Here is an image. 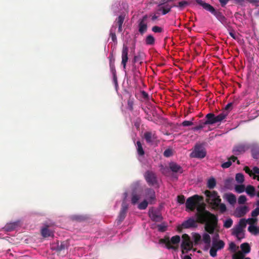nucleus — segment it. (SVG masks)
Wrapping results in <instances>:
<instances>
[{
	"label": "nucleus",
	"mask_w": 259,
	"mask_h": 259,
	"mask_svg": "<svg viewBox=\"0 0 259 259\" xmlns=\"http://www.w3.org/2000/svg\"><path fill=\"white\" fill-rule=\"evenodd\" d=\"M245 192L250 197H253L255 195V188L251 185L247 186Z\"/></svg>",
	"instance_id": "nucleus-23"
},
{
	"label": "nucleus",
	"mask_w": 259,
	"mask_h": 259,
	"mask_svg": "<svg viewBox=\"0 0 259 259\" xmlns=\"http://www.w3.org/2000/svg\"><path fill=\"white\" fill-rule=\"evenodd\" d=\"M245 187L244 185H238L235 187V190L236 192L241 193L245 191Z\"/></svg>",
	"instance_id": "nucleus-39"
},
{
	"label": "nucleus",
	"mask_w": 259,
	"mask_h": 259,
	"mask_svg": "<svg viewBox=\"0 0 259 259\" xmlns=\"http://www.w3.org/2000/svg\"><path fill=\"white\" fill-rule=\"evenodd\" d=\"M16 227V224L15 223H11L6 225L5 228L7 231H11L15 229Z\"/></svg>",
	"instance_id": "nucleus-45"
},
{
	"label": "nucleus",
	"mask_w": 259,
	"mask_h": 259,
	"mask_svg": "<svg viewBox=\"0 0 259 259\" xmlns=\"http://www.w3.org/2000/svg\"><path fill=\"white\" fill-rule=\"evenodd\" d=\"M144 137L148 143L152 144L157 139L155 132H146L144 134Z\"/></svg>",
	"instance_id": "nucleus-13"
},
{
	"label": "nucleus",
	"mask_w": 259,
	"mask_h": 259,
	"mask_svg": "<svg viewBox=\"0 0 259 259\" xmlns=\"http://www.w3.org/2000/svg\"><path fill=\"white\" fill-rule=\"evenodd\" d=\"M225 243L222 240H219V241L213 243L212 247H214L217 250H220L224 247Z\"/></svg>",
	"instance_id": "nucleus-31"
},
{
	"label": "nucleus",
	"mask_w": 259,
	"mask_h": 259,
	"mask_svg": "<svg viewBox=\"0 0 259 259\" xmlns=\"http://www.w3.org/2000/svg\"><path fill=\"white\" fill-rule=\"evenodd\" d=\"M203 242L207 244H209L211 241V238L209 234L207 233H204L202 236Z\"/></svg>",
	"instance_id": "nucleus-41"
},
{
	"label": "nucleus",
	"mask_w": 259,
	"mask_h": 259,
	"mask_svg": "<svg viewBox=\"0 0 259 259\" xmlns=\"http://www.w3.org/2000/svg\"><path fill=\"white\" fill-rule=\"evenodd\" d=\"M73 220L76 221L78 222H81L85 219V218L82 215H74L72 217Z\"/></svg>",
	"instance_id": "nucleus-47"
},
{
	"label": "nucleus",
	"mask_w": 259,
	"mask_h": 259,
	"mask_svg": "<svg viewBox=\"0 0 259 259\" xmlns=\"http://www.w3.org/2000/svg\"><path fill=\"white\" fill-rule=\"evenodd\" d=\"M197 220L196 221L193 218H190L184 221L182 224V227L184 229L197 227Z\"/></svg>",
	"instance_id": "nucleus-12"
},
{
	"label": "nucleus",
	"mask_w": 259,
	"mask_h": 259,
	"mask_svg": "<svg viewBox=\"0 0 259 259\" xmlns=\"http://www.w3.org/2000/svg\"><path fill=\"white\" fill-rule=\"evenodd\" d=\"M193 237L194 241L196 243H198L201 240V236L198 233H194Z\"/></svg>",
	"instance_id": "nucleus-57"
},
{
	"label": "nucleus",
	"mask_w": 259,
	"mask_h": 259,
	"mask_svg": "<svg viewBox=\"0 0 259 259\" xmlns=\"http://www.w3.org/2000/svg\"><path fill=\"white\" fill-rule=\"evenodd\" d=\"M233 224V221L231 219H228L225 221L224 224V227L226 228H230Z\"/></svg>",
	"instance_id": "nucleus-46"
},
{
	"label": "nucleus",
	"mask_w": 259,
	"mask_h": 259,
	"mask_svg": "<svg viewBox=\"0 0 259 259\" xmlns=\"http://www.w3.org/2000/svg\"><path fill=\"white\" fill-rule=\"evenodd\" d=\"M158 11H162V14L164 15L171 11L172 6H169L168 4H165L164 5L158 7Z\"/></svg>",
	"instance_id": "nucleus-20"
},
{
	"label": "nucleus",
	"mask_w": 259,
	"mask_h": 259,
	"mask_svg": "<svg viewBox=\"0 0 259 259\" xmlns=\"http://www.w3.org/2000/svg\"><path fill=\"white\" fill-rule=\"evenodd\" d=\"M242 251L244 253H248L250 251V247L248 243H243L240 246Z\"/></svg>",
	"instance_id": "nucleus-29"
},
{
	"label": "nucleus",
	"mask_w": 259,
	"mask_h": 259,
	"mask_svg": "<svg viewBox=\"0 0 259 259\" xmlns=\"http://www.w3.org/2000/svg\"><path fill=\"white\" fill-rule=\"evenodd\" d=\"M41 234L44 237L46 238L51 236L52 232L48 229V227H46L41 229Z\"/></svg>",
	"instance_id": "nucleus-27"
},
{
	"label": "nucleus",
	"mask_w": 259,
	"mask_h": 259,
	"mask_svg": "<svg viewBox=\"0 0 259 259\" xmlns=\"http://www.w3.org/2000/svg\"><path fill=\"white\" fill-rule=\"evenodd\" d=\"M177 201L180 204H184L185 201V197L184 195H181L177 196Z\"/></svg>",
	"instance_id": "nucleus-51"
},
{
	"label": "nucleus",
	"mask_w": 259,
	"mask_h": 259,
	"mask_svg": "<svg viewBox=\"0 0 259 259\" xmlns=\"http://www.w3.org/2000/svg\"><path fill=\"white\" fill-rule=\"evenodd\" d=\"M232 235L235 236L238 240H241V239L243 238V236L240 237V234H244L243 230L242 229V228L236 226L232 229Z\"/></svg>",
	"instance_id": "nucleus-17"
},
{
	"label": "nucleus",
	"mask_w": 259,
	"mask_h": 259,
	"mask_svg": "<svg viewBox=\"0 0 259 259\" xmlns=\"http://www.w3.org/2000/svg\"><path fill=\"white\" fill-rule=\"evenodd\" d=\"M247 199L245 195H240L238 199V203L239 204H243L245 203Z\"/></svg>",
	"instance_id": "nucleus-49"
},
{
	"label": "nucleus",
	"mask_w": 259,
	"mask_h": 259,
	"mask_svg": "<svg viewBox=\"0 0 259 259\" xmlns=\"http://www.w3.org/2000/svg\"><path fill=\"white\" fill-rule=\"evenodd\" d=\"M248 231L255 235L259 234V227L250 225L248 228Z\"/></svg>",
	"instance_id": "nucleus-28"
},
{
	"label": "nucleus",
	"mask_w": 259,
	"mask_h": 259,
	"mask_svg": "<svg viewBox=\"0 0 259 259\" xmlns=\"http://www.w3.org/2000/svg\"><path fill=\"white\" fill-rule=\"evenodd\" d=\"M206 154V151L203 146L201 144H196L193 151L190 154V156L201 159L205 157Z\"/></svg>",
	"instance_id": "nucleus-5"
},
{
	"label": "nucleus",
	"mask_w": 259,
	"mask_h": 259,
	"mask_svg": "<svg viewBox=\"0 0 259 259\" xmlns=\"http://www.w3.org/2000/svg\"><path fill=\"white\" fill-rule=\"evenodd\" d=\"M143 60V53L141 52H139L138 54L134 56L133 63L134 64H135L136 62H139L140 64H141L142 63Z\"/></svg>",
	"instance_id": "nucleus-24"
},
{
	"label": "nucleus",
	"mask_w": 259,
	"mask_h": 259,
	"mask_svg": "<svg viewBox=\"0 0 259 259\" xmlns=\"http://www.w3.org/2000/svg\"><path fill=\"white\" fill-rule=\"evenodd\" d=\"M66 247V246L64 243H61L60 245H58L57 250V251H61V250L64 249Z\"/></svg>",
	"instance_id": "nucleus-64"
},
{
	"label": "nucleus",
	"mask_w": 259,
	"mask_h": 259,
	"mask_svg": "<svg viewBox=\"0 0 259 259\" xmlns=\"http://www.w3.org/2000/svg\"><path fill=\"white\" fill-rule=\"evenodd\" d=\"M206 119L204 120L205 123L206 124H213L217 123L215 115L212 113H209L206 115Z\"/></svg>",
	"instance_id": "nucleus-16"
},
{
	"label": "nucleus",
	"mask_w": 259,
	"mask_h": 259,
	"mask_svg": "<svg viewBox=\"0 0 259 259\" xmlns=\"http://www.w3.org/2000/svg\"><path fill=\"white\" fill-rule=\"evenodd\" d=\"M259 215V207H256L251 212V216L253 218L256 217Z\"/></svg>",
	"instance_id": "nucleus-60"
},
{
	"label": "nucleus",
	"mask_w": 259,
	"mask_h": 259,
	"mask_svg": "<svg viewBox=\"0 0 259 259\" xmlns=\"http://www.w3.org/2000/svg\"><path fill=\"white\" fill-rule=\"evenodd\" d=\"M249 149L248 145L245 144H239L233 147L232 152L234 155H238L244 153Z\"/></svg>",
	"instance_id": "nucleus-8"
},
{
	"label": "nucleus",
	"mask_w": 259,
	"mask_h": 259,
	"mask_svg": "<svg viewBox=\"0 0 259 259\" xmlns=\"http://www.w3.org/2000/svg\"><path fill=\"white\" fill-rule=\"evenodd\" d=\"M248 207L247 206H243L236 209V212L239 217L244 216L248 211Z\"/></svg>",
	"instance_id": "nucleus-21"
},
{
	"label": "nucleus",
	"mask_w": 259,
	"mask_h": 259,
	"mask_svg": "<svg viewBox=\"0 0 259 259\" xmlns=\"http://www.w3.org/2000/svg\"><path fill=\"white\" fill-rule=\"evenodd\" d=\"M125 18V16L123 15H119L116 19L115 21V23L116 25L118 26H122L124 20Z\"/></svg>",
	"instance_id": "nucleus-33"
},
{
	"label": "nucleus",
	"mask_w": 259,
	"mask_h": 259,
	"mask_svg": "<svg viewBox=\"0 0 259 259\" xmlns=\"http://www.w3.org/2000/svg\"><path fill=\"white\" fill-rule=\"evenodd\" d=\"M155 39L151 35H148L145 38V43L147 45H153L155 43Z\"/></svg>",
	"instance_id": "nucleus-30"
},
{
	"label": "nucleus",
	"mask_w": 259,
	"mask_h": 259,
	"mask_svg": "<svg viewBox=\"0 0 259 259\" xmlns=\"http://www.w3.org/2000/svg\"><path fill=\"white\" fill-rule=\"evenodd\" d=\"M214 206L215 207H217V208H219V209L220 210V211L222 213H223L225 211H226V209H227L226 205L225 204H224V203H221V202H220V204H218V205Z\"/></svg>",
	"instance_id": "nucleus-48"
},
{
	"label": "nucleus",
	"mask_w": 259,
	"mask_h": 259,
	"mask_svg": "<svg viewBox=\"0 0 259 259\" xmlns=\"http://www.w3.org/2000/svg\"><path fill=\"white\" fill-rule=\"evenodd\" d=\"M247 221L244 219H242L240 220L238 224L236 225L238 227H239L240 228L243 230L246 226Z\"/></svg>",
	"instance_id": "nucleus-43"
},
{
	"label": "nucleus",
	"mask_w": 259,
	"mask_h": 259,
	"mask_svg": "<svg viewBox=\"0 0 259 259\" xmlns=\"http://www.w3.org/2000/svg\"><path fill=\"white\" fill-rule=\"evenodd\" d=\"M194 120V118H192V121L185 120L182 123V125L183 126H188L193 124L192 121Z\"/></svg>",
	"instance_id": "nucleus-53"
},
{
	"label": "nucleus",
	"mask_w": 259,
	"mask_h": 259,
	"mask_svg": "<svg viewBox=\"0 0 259 259\" xmlns=\"http://www.w3.org/2000/svg\"><path fill=\"white\" fill-rule=\"evenodd\" d=\"M234 180L233 178H229L225 180V187L228 189H231L232 188V185Z\"/></svg>",
	"instance_id": "nucleus-36"
},
{
	"label": "nucleus",
	"mask_w": 259,
	"mask_h": 259,
	"mask_svg": "<svg viewBox=\"0 0 259 259\" xmlns=\"http://www.w3.org/2000/svg\"><path fill=\"white\" fill-rule=\"evenodd\" d=\"M229 249L235 251L236 249V245L234 242H231L229 244Z\"/></svg>",
	"instance_id": "nucleus-63"
},
{
	"label": "nucleus",
	"mask_w": 259,
	"mask_h": 259,
	"mask_svg": "<svg viewBox=\"0 0 259 259\" xmlns=\"http://www.w3.org/2000/svg\"><path fill=\"white\" fill-rule=\"evenodd\" d=\"M203 197L198 195H194L189 197L186 201L187 209L194 211L197 206L195 215L197 221L201 224H205L204 229L209 234H212L218 226V219L216 215L205 209V205L200 204Z\"/></svg>",
	"instance_id": "nucleus-1"
},
{
	"label": "nucleus",
	"mask_w": 259,
	"mask_h": 259,
	"mask_svg": "<svg viewBox=\"0 0 259 259\" xmlns=\"http://www.w3.org/2000/svg\"><path fill=\"white\" fill-rule=\"evenodd\" d=\"M127 208L128 207L127 205L125 203H123L122 204L121 208L118 215V223H120L124 219L126 216Z\"/></svg>",
	"instance_id": "nucleus-14"
},
{
	"label": "nucleus",
	"mask_w": 259,
	"mask_h": 259,
	"mask_svg": "<svg viewBox=\"0 0 259 259\" xmlns=\"http://www.w3.org/2000/svg\"><path fill=\"white\" fill-rule=\"evenodd\" d=\"M158 231L161 232H165L166 230V227L167 226L163 225V224H160L158 225L157 226Z\"/></svg>",
	"instance_id": "nucleus-58"
},
{
	"label": "nucleus",
	"mask_w": 259,
	"mask_h": 259,
	"mask_svg": "<svg viewBox=\"0 0 259 259\" xmlns=\"http://www.w3.org/2000/svg\"><path fill=\"white\" fill-rule=\"evenodd\" d=\"M247 223H248L250 225H253L254 223H255L257 221V219L255 218H249L247 220Z\"/></svg>",
	"instance_id": "nucleus-62"
},
{
	"label": "nucleus",
	"mask_w": 259,
	"mask_h": 259,
	"mask_svg": "<svg viewBox=\"0 0 259 259\" xmlns=\"http://www.w3.org/2000/svg\"><path fill=\"white\" fill-rule=\"evenodd\" d=\"M227 112H223L217 116H215L217 123L221 122L228 116Z\"/></svg>",
	"instance_id": "nucleus-26"
},
{
	"label": "nucleus",
	"mask_w": 259,
	"mask_h": 259,
	"mask_svg": "<svg viewBox=\"0 0 259 259\" xmlns=\"http://www.w3.org/2000/svg\"><path fill=\"white\" fill-rule=\"evenodd\" d=\"M244 255L240 252L235 253L233 256V259H244Z\"/></svg>",
	"instance_id": "nucleus-50"
},
{
	"label": "nucleus",
	"mask_w": 259,
	"mask_h": 259,
	"mask_svg": "<svg viewBox=\"0 0 259 259\" xmlns=\"http://www.w3.org/2000/svg\"><path fill=\"white\" fill-rule=\"evenodd\" d=\"M189 5V2L186 1H182L178 3V8H179L180 10H183L185 7L188 6Z\"/></svg>",
	"instance_id": "nucleus-38"
},
{
	"label": "nucleus",
	"mask_w": 259,
	"mask_h": 259,
	"mask_svg": "<svg viewBox=\"0 0 259 259\" xmlns=\"http://www.w3.org/2000/svg\"><path fill=\"white\" fill-rule=\"evenodd\" d=\"M236 181L239 183H242L244 181V177L242 174L238 173L236 175Z\"/></svg>",
	"instance_id": "nucleus-40"
},
{
	"label": "nucleus",
	"mask_w": 259,
	"mask_h": 259,
	"mask_svg": "<svg viewBox=\"0 0 259 259\" xmlns=\"http://www.w3.org/2000/svg\"><path fill=\"white\" fill-rule=\"evenodd\" d=\"M217 250H218L217 249H215L214 247L212 246L209 251L210 255L212 257L216 256L217 254Z\"/></svg>",
	"instance_id": "nucleus-56"
},
{
	"label": "nucleus",
	"mask_w": 259,
	"mask_h": 259,
	"mask_svg": "<svg viewBox=\"0 0 259 259\" xmlns=\"http://www.w3.org/2000/svg\"><path fill=\"white\" fill-rule=\"evenodd\" d=\"M232 164V162L230 160L222 163V167L224 168L229 167Z\"/></svg>",
	"instance_id": "nucleus-61"
},
{
	"label": "nucleus",
	"mask_w": 259,
	"mask_h": 259,
	"mask_svg": "<svg viewBox=\"0 0 259 259\" xmlns=\"http://www.w3.org/2000/svg\"><path fill=\"white\" fill-rule=\"evenodd\" d=\"M148 203H149V201L145 199L139 204L138 207L140 210H144L147 207Z\"/></svg>",
	"instance_id": "nucleus-37"
},
{
	"label": "nucleus",
	"mask_w": 259,
	"mask_h": 259,
	"mask_svg": "<svg viewBox=\"0 0 259 259\" xmlns=\"http://www.w3.org/2000/svg\"><path fill=\"white\" fill-rule=\"evenodd\" d=\"M148 18L147 15H145L139 20L138 27L139 32L141 34H143L147 31V24L146 23L147 19Z\"/></svg>",
	"instance_id": "nucleus-9"
},
{
	"label": "nucleus",
	"mask_w": 259,
	"mask_h": 259,
	"mask_svg": "<svg viewBox=\"0 0 259 259\" xmlns=\"http://www.w3.org/2000/svg\"><path fill=\"white\" fill-rule=\"evenodd\" d=\"M216 185V181L214 178H210L207 182V187L210 189H213Z\"/></svg>",
	"instance_id": "nucleus-32"
},
{
	"label": "nucleus",
	"mask_w": 259,
	"mask_h": 259,
	"mask_svg": "<svg viewBox=\"0 0 259 259\" xmlns=\"http://www.w3.org/2000/svg\"><path fill=\"white\" fill-rule=\"evenodd\" d=\"M115 59L113 58L112 56L109 57V66L110 71L113 75L116 74V71L115 69V67L114 65Z\"/></svg>",
	"instance_id": "nucleus-22"
},
{
	"label": "nucleus",
	"mask_w": 259,
	"mask_h": 259,
	"mask_svg": "<svg viewBox=\"0 0 259 259\" xmlns=\"http://www.w3.org/2000/svg\"><path fill=\"white\" fill-rule=\"evenodd\" d=\"M159 241L160 243H164L167 249L176 250L177 249V247H176L175 245H177L180 242V237L178 235H176L172 237L170 240L169 239L168 237H167L161 239Z\"/></svg>",
	"instance_id": "nucleus-4"
},
{
	"label": "nucleus",
	"mask_w": 259,
	"mask_h": 259,
	"mask_svg": "<svg viewBox=\"0 0 259 259\" xmlns=\"http://www.w3.org/2000/svg\"><path fill=\"white\" fill-rule=\"evenodd\" d=\"M252 156L254 159L259 158V148H253L251 150Z\"/></svg>",
	"instance_id": "nucleus-42"
},
{
	"label": "nucleus",
	"mask_w": 259,
	"mask_h": 259,
	"mask_svg": "<svg viewBox=\"0 0 259 259\" xmlns=\"http://www.w3.org/2000/svg\"><path fill=\"white\" fill-rule=\"evenodd\" d=\"M182 238L183 241L181 244L182 251L183 253H185L191 249L192 244L190 241L189 236L187 234H183Z\"/></svg>",
	"instance_id": "nucleus-6"
},
{
	"label": "nucleus",
	"mask_w": 259,
	"mask_h": 259,
	"mask_svg": "<svg viewBox=\"0 0 259 259\" xmlns=\"http://www.w3.org/2000/svg\"><path fill=\"white\" fill-rule=\"evenodd\" d=\"M197 4L202 6L205 10L209 12L221 22L225 21L226 18L222 13L218 11H217L211 5L208 3H206L202 0H196Z\"/></svg>",
	"instance_id": "nucleus-2"
},
{
	"label": "nucleus",
	"mask_w": 259,
	"mask_h": 259,
	"mask_svg": "<svg viewBox=\"0 0 259 259\" xmlns=\"http://www.w3.org/2000/svg\"><path fill=\"white\" fill-rule=\"evenodd\" d=\"M145 197L150 204L154 203L156 199L155 192L151 188H147L145 190Z\"/></svg>",
	"instance_id": "nucleus-11"
},
{
	"label": "nucleus",
	"mask_w": 259,
	"mask_h": 259,
	"mask_svg": "<svg viewBox=\"0 0 259 259\" xmlns=\"http://www.w3.org/2000/svg\"><path fill=\"white\" fill-rule=\"evenodd\" d=\"M152 30L155 33H161L162 32L163 29L160 27L154 26L152 28Z\"/></svg>",
	"instance_id": "nucleus-54"
},
{
	"label": "nucleus",
	"mask_w": 259,
	"mask_h": 259,
	"mask_svg": "<svg viewBox=\"0 0 259 259\" xmlns=\"http://www.w3.org/2000/svg\"><path fill=\"white\" fill-rule=\"evenodd\" d=\"M207 124L205 123L204 120H200L199 122V125L194 127L192 130L194 131H197L202 129Z\"/></svg>",
	"instance_id": "nucleus-35"
},
{
	"label": "nucleus",
	"mask_w": 259,
	"mask_h": 259,
	"mask_svg": "<svg viewBox=\"0 0 259 259\" xmlns=\"http://www.w3.org/2000/svg\"><path fill=\"white\" fill-rule=\"evenodd\" d=\"M137 150L139 155L143 156L144 155L145 152L143 149L142 145L140 141L137 142Z\"/></svg>",
	"instance_id": "nucleus-34"
},
{
	"label": "nucleus",
	"mask_w": 259,
	"mask_h": 259,
	"mask_svg": "<svg viewBox=\"0 0 259 259\" xmlns=\"http://www.w3.org/2000/svg\"><path fill=\"white\" fill-rule=\"evenodd\" d=\"M170 169L174 172H179L180 174L183 173V170L182 167L177 163L175 162H171L169 163Z\"/></svg>",
	"instance_id": "nucleus-18"
},
{
	"label": "nucleus",
	"mask_w": 259,
	"mask_h": 259,
	"mask_svg": "<svg viewBox=\"0 0 259 259\" xmlns=\"http://www.w3.org/2000/svg\"><path fill=\"white\" fill-rule=\"evenodd\" d=\"M172 155V150L170 149H166L163 153V155L166 157H168Z\"/></svg>",
	"instance_id": "nucleus-52"
},
{
	"label": "nucleus",
	"mask_w": 259,
	"mask_h": 259,
	"mask_svg": "<svg viewBox=\"0 0 259 259\" xmlns=\"http://www.w3.org/2000/svg\"><path fill=\"white\" fill-rule=\"evenodd\" d=\"M139 199H140L139 195H137L136 193L132 194V199H131L132 204H136Z\"/></svg>",
	"instance_id": "nucleus-44"
},
{
	"label": "nucleus",
	"mask_w": 259,
	"mask_h": 259,
	"mask_svg": "<svg viewBox=\"0 0 259 259\" xmlns=\"http://www.w3.org/2000/svg\"><path fill=\"white\" fill-rule=\"evenodd\" d=\"M132 71L133 74L134 79L135 80H137L139 77V75L140 72L135 64L133 65Z\"/></svg>",
	"instance_id": "nucleus-25"
},
{
	"label": "nucleus",
	"mask_w": 259,
	"mask_h": 259,
	"mask_svg": "<svg viewBox=\"0 0 259 259\" xmlns=\"http://www.w3.org/2000/svg\"><path fill=\"white\" fill-rule=\"evenodd\" d=\"M224 198H225L227 201L232 205L234 204L236 202V197L235 195L232 193L226 194Z\"/></svg>",
	"instance_id": "nucleus-19"
},
{
	"label": "nucleus",
	"mask_w": 259,
	"mask_h": 259,
	"mask_svg": "<svg viewBox=\"0 0 259 259\" xmlns=\"http://www.w3.org/2000/svg\"><path fill=\"white\" fill-rule=\"evenodd\" d=\"M145 179L150 186H154L157 184L156 175L152 171L148 170L144 175Z\"/></svg>",
	"instance_id": "nucleus-7"
},
{
	"label": "nucleus",
	"mask_w": 259,
	"mask_h": 259,
	"mask_svg": "<svg viewBox=\"0 0 259 259\" xmlns=\"http://www.w3.org/2000/svg\"><path fill=\"white\" fill-rule=\"evenodd\" d=\"M204 194L207 197L206 201L207 203L210 204L212 206H217L219 204H220L221 199L218 195L217 191H210L206 190L204 191Z\"/></svg>",
	"instance_id": "nucleus-3"
},
{
	"label": "nucleus",
	"mask_w": 259,
	"mask_h": 259,
	"mask_svg": "<svg viewBox=\"0 0 259 259\" xmlns=\"http://www.w3.org/2000/svg\"><path fill=\"white\" fill-rule=\"evenodd\" d=\"M149 217L154 222H160L162 219L161 215L158 211L152 209L149 210Z\"/></svg>",
	"instance_id": "nucleus-15"
},
{
	"label": "nucleus",
	"mask_w": 259,
	"mask_h": 259,
	"mask_svg": "<svg viewBox=\"0 0 259 259\" xmlns=\"http://www.w3.org/2000/svg\"><path fill=\"white\" fill-rule=\"evenodd\" d=\"M133 106H134V102H133V101H132L131 99H129L128 100V101H127V107H128V109L130 110H131V111H133V109H134Z\"/></svg>",
	"instance_id": "nucleus-59"
},
{
	"label": "nucleus",
	"mask_w": 259,
	"mask_h": 259,
	"mask_svg": "<svg viewBox=\"0 0 259 259\" xmlns=\"http://www.w3.org/2000/svg\"><path fill=\"white\" fill-rule=\"evenodd\" d=\"M110 36L111 37L112 40L114 42L117 43V38L116 34L114 31H113L112 29L110 30Z\"/></svg>",
	"instance_id": "nucleus-55"
},
{
	"label": "nucleus",
	"mask_w": 259,
	"mask_h": 259,
	"mask_svg": "<svg viewBox=\"0 0 259 259\" xmlns=\"http://www.w3.org/2000/svg\"><path fill=\"white\" fill-rule=\"evenodd\" d=\"M128 47L125 46V45H123L122 49V52H121V64L123 66V68L124 70L125 71L126 67V64L128 61Z\"/></svg>",
	"instance_id": "nucleus-10"
}]
</instances>
